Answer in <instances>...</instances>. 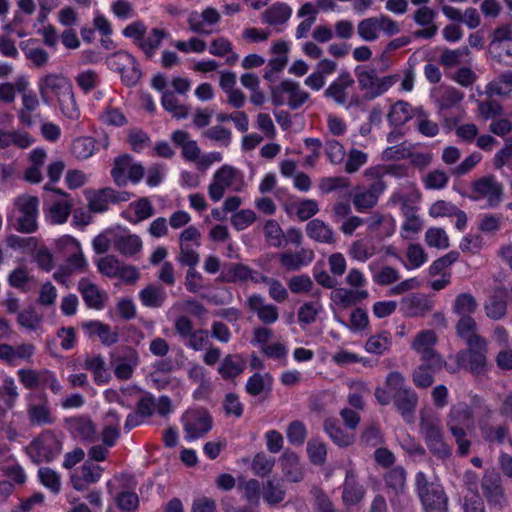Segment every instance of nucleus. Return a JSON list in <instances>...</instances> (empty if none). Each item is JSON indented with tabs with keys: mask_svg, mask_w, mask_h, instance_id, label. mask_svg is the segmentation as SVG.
<instances>
[{
	"mask_svg": "<svg viewBox=\"0 0 512 512\" xmlns=\"http://www.w3.org/2000/svg\"><path fill=\"white\" fill-rule=\"evenodd\" d=\"M56 248L64 256H67L65 263L54 273V279L69 286L70 278L75 273L83 272L87 267L81 245L77 239L70 235H63L56 240Z\"/></svg>",
	"mask_w": 512,
	"mask_h": 512,
	"instance_id": "1",
	"label": "nucleus"
},
{
	"mask_svg": "<svg viewBox=\"0 0 512 512\" xmlns=\"http://www.w3.org/2000/svg\"><path fill=\"white\" fill-rule=\"evenodd\" d=\"M453 189L463 197L483 202L490 208L498 206L503 198V186L494 175H485L474 180L466 191L458 189L455 185Z\"/></svg>",
	"mask_w": 512,
	"mask_h": 512,
	"instance_id": "2",
	"label": "nucleus"
},
{
	"mask_svg": "<svg viewBox=\"0 0 512 512\" xmlns=\"http://www.w3.org/2000/svg\"><path fill=\"white\" fill-rule=\"evenodd\" d=\"M246 186L243 173L231 165L217 169L208 186V195L213 202L220 201L226 191L241 192Z\"/></svg>",
	"mask_w": 512,
	"mask_h": 512,
	"instance_id": "3",
	"label": "nucleus"
},
{
	"mask_svg": "<svg viewBox=\"0 0 512 512\" xmlns=\"http://www.w3.org/2000/svg\"><path fill=\"white\" fill-rule=\"evenodd\" d=\"M326 98L349 110L361 104L355 81L350 73L343 72L335 78L324 92Z\"/></svg>",
	"mask_w": 512,
	"mask_h": 512,
	"instance_id": "4",
	"label": "nucleus"
},
{
	"mask_svg": "<svg viewBox=\"0 0 512 512\" xmlns=\"http://www.w3.org/2000/svg\"><path fill=\"white\" fill-rule=\"evenodd\" d=\"M271 102L275 106L287 105L290 109H298L309 99V93L298 82L284 79L270 87Z\"/></svg>",
	"mask_w": 512,
	"mask_h": 512,
	"instance_id": "5",
	"label": "nucleus"
},
{
	"mask_svg": "<svg viewBox=\"0 0 512 512\" xmlns=\"http://www.w3.org/2000/svg\"><path fill=\"white\" fill-rule=\"evenodd\" d=\"M416 487L424 512H447V497L438 481L429 482L423 472H418Z\"/></svg>",
	"mask_w": 512,
	"mask_h": 512,
	"instance_id": "6",
	"label": "nucleus"
},
{
	"mask_svg": "<svg viewBox=\"0 0 512 512\" xmlns=\"http://www.w3.org/2000/svg\"><path fill=\"white\" fill-rule=\"evenodd\" d=\"M448 427L456 439L459 453L465 455L470 448V442L465 438L464 429L473 426L472 410L465 403H458L451 408Z\"/></svg>",
	"mask_w": 512,
	"mask_h": 512,
	"instance_id": "7",
	"label": "nucleus"
},
{
	"mask_svg": "<svg viewBox=\"0 0 512 512\" xmlns=\"http://www.w3.org/2000/svg\"><path fill=\"white\" fill-rule=\"evenodd\" d=\"M38 206L36 196L24 194L14 200L11 217L15 219L19 231L32 233L37 229Z\"/></svg>",
	"mask_w": 512,
	"mask_h": 512,
	"instance_id": "8",
	"label": "nucleus"
},
{
	"mask_svg": "<svg viewBox=\"0 0 512 512\" xmlns=\"http://www.w3.org/2000/svg\"><path fill=\"white\" fill-rule=\"evenodd\" d=\"M45 190L47 195L43 200V210L47 221L56 225L65 223L72 209L69 195L57 189H50L47 185Z\"/></svg>",
	"mask_w": 512,
	"mask_h": 512,
	"instance_id": "9",
	"label": "nucleus"
},
{
	"mask_svg": "<svg viewBox=\"0 0 512 512\" xmlns=\"http://www.w3.org/2000/svg\"><path fill=\"white\" fill-rule=\"evenodd\" d=\"M399 31L398 23L386 15L365 18L357 25L358 36L365 42L376 41L382 32L393 36Z\"/></svg>",
	"mask_w": 512,
	"mask_h": 512,
	"instance_id": "10",
	"label": "nucleus"
},
{
	"mask_svg": "<svg viewBox=\"0 0 512 512\" xmlns=\"http://www.w3.org/2000/svg\"><path fill=\"white\" fill-rule=\"evenodd\" d=\"M19 382L29 390L49 388L54 394H59L62 386L55 373L48 369L35 370L22 368L17 371Z\"/></svg>",
	"mask_w": 512,
	"mask_h": 512,
	"instance_id": "11",
	"label": "nucleus"
},
{
	"mask_svg": "<svg viewBox=\"0 0 512 512\" xmlns=\"http://www.w3.org/2000/svg\"><path fill=\"white\" fill-rule=\"evenodd\" d=\"M37 87L43 103L51 105L72 89L69 79L60 73H48L38 79Z\"/></svg>",
	"mask_w": 512,
	"mask_h": 512,
	"instance_id": "12",
	"label": "nucleus"
},
{
	"mask_svg": "<svg viewBox=\"0 0 512 512\" xmlns=\"http://www.w3.org/2000/svg\"><path fill=\"white\" fill-rule=\"evenodd\" d=\"M358 83L368 99H375L387 92L399 79L397 74L378 76L374 70L358 73Z\"/></svg>",
	"mask_w": 512,
	"mask_h": 512,
	"instance_id": "13",
	"label": "nucleus"
},
{
	"mask_svg": "<svg viewBox=\"0 0 512 512\" xmlns=\"http://www.w3.org/2000/svg\"><path fill=\"white\" fill-rule=\"evenodd\" d=\"M62 450V443L51 431H45L28 446L30 456L36 462H49Z\"/></svg>",
	"mask_w": 512,
	"mask_h": 512,
	"instance_id": "14",
	"label": "nucleus"
},
{
	"mask_svg": "<svg viewBox=\"0 0 512 512\" xmlns=\"http://www.w3.org/2000/svg\"><path fill=\"white\" fill-rule=\"evenodd\" d=\"M111 174L118 186H125L128 182L137 184L144 176V167L130 156L122 155L115 159Z\"/></svg>",
	"mask_w": 512,
	"mask_h": 512,
	"instance_id": "15",
	"label": "nucleus"
},
{
	"mask_svg": "<svg viewBox=\"0 0 512 512\" xmlns=\"http://www.w3.org/2000/svg\"><path fill=\"white\" fill-rule=\"evenodd\" d=\"M108 66L120 73L126 85H134L140 79L141 71L134 56L126 51H118L108 59Z\"/></svg>",
	"mask_w": 512,
	"mask_h": 512,
	"instance_id": "16",
	"label": "nucleus"
},
{
	"mask_svg": "<svg viewBox=\"0 0 512 512\" xmlns=\"http://www.w3.org/2000/svg\"><path fill=\"white\" fill-rule=\"evenodd\" d=\"M467 351L458 355V362L474 373H480L486 364L487 342L482 337L468 339Z\"/></svg>",
	"mask_w": 512,
	"mask_h": 512,
	"instance_id": "17",
	"label": "nucleus"
},
{
	"mask_svg": "<svg viewBox=\"0 0 512 512\" xmlns=\"http://www.w3.org/2000/svg\"><path fill=\"white\" fill-rule=\"evenodd\" d=\"M182 422L187 441H193L202 437L212 428L211 418L203 409L187 411L182 418Z\"/></svg>",
	"mask_w": 512,
	"mask_h": 512,
	"instance_id": "18",
	"label": "nucleus"
},
{
	"mask_svg": "<svg viewBox=\"0 0 512 512\" xmlns=\"http://www.w3.org/2000/svg\"><path fill=\"white\" fill-rule=\"evenodd\" d=\"M436 342L437 336L434 331L422 330L416 335L411 347L421 355L423 362H432L433 368H442L444 361L434 350Z\"/></svg>",
	"mask_w": 512,
	"mask_h": 512,
	"instance_id": "19",
	"label": "nucleus"
},
{
	"mask_svg": "<svg viewBox=\"0 0 512 512\" xmlns=\"http://www.w3.org/2000/svg\"><path fill=\"white\" fill-rule=\"evenodd\" d=\"M421 431L430 451L439 458H446L450 455V448L442 439V431L439 420L429 421L426 416L421 417Z\"/></svg>",
	"mask_w": 512,
	"mask_h": 512,
	"instance_id": "20",
	"label": "nucleus"
},
{
	"mask_svg": "<svg viewBox=\"0 0 512 512\" xmlns=\"http://www.w3.org/2000/svg\"><path fill=\"white\" fill-rule=\"evenodd\" d=\"M12 121V116L4 114L0 116V125L9 124ZM34 143V138L25 131L21 130H6L0 127V148L6 149L12 145L26 149Z\"/></svg>",
	"mask_w": 512,
	"mask_h": 512,
	"instance_id": "21",
	"label": "nucleus"
},
{
	"mask_svg": "<svg viewBox=\"0 0 512 512\" xmlns=\"http://www.w3.org/2000/svg\"><path fill=\"white\" fill-rule=\"evenodd\" d=\"M420 200L421 194L413 185L395 192L390 199L392 204L399 205L403 216L417 215Z\"/></svg>",
	"mask_w": 512,
	"mask_h": 512,
	"instance_id": "22",
	"label": "nucleus"
},
{
	"mask_svg": "<svg viewBox=\"0 0 512 512\" xmlns=\"http://www.w3.org/2000/svg\"><path fill=\"white\" fill-rule=\"evenodd\" d=\"M434 307V301L424 294H410L400 302V311L406 317L424 316Z\"/></svg>",
	"mask_w": 512,
	"mask_h": 512,
	"instance_id": "23",
	"label": "nucleus"
},
{
	"mask_svg": "<svg viewBox=\"0 0 512 512\" xmlns=\"http://www.w3.org/2000/svg\"><path fill=\"white\" fill-rule=\"evenodd\" d=\"M103 469L98 465L90 461H86L80 468L73 471L71 474L72 486L82 491L89 485L96 483L102 476Z\"/></svg>",
	"mask_w": 512,
	"mask_h": 512,
	"instance_id": "24",
	"label": "nucleus"
},
{
	"mask_svg": "<svg viewBox=\"0 0 512 512\" xmlns=\"http://www.w3.org/2000/svg\"><path fill=\"white\" fill-rule=\"evenodd\" d=\"M368 232L378 239L391 237L396 230V220L390 214L374 213L365 219Z\"/></svg>",
	"mask_w": 512,
	"mask_h": 512,
	"instance_id": "25",
	"label": "nucleus"
},
{
	"mask_svg": "<svg viewBox=\"0 0 512 512\" xmlns=\"http://www.w3.org/2000/svg\"><path fill=\"white\" fill-rule=\"evenodd\" d=\"M385 386L386 388L378 387L375 391V397L382 405H387L392 399L398 397L401 391L408 389L404 384V377L399 372L388 374Z\"/></svg>",
	"mask_w": 512,
	"mask_h": 512,
	"instance_id": "26",
	"label": "nucleus"
},
{
	"mask_svg": "<svg viewBox=\"0 0 512 512\" xmlns=\"http://www.w3.org/2000/svg\"><path fill=\"white\" fill-rule=\"evenodd\" d=\"M418 114L422 115L421 107L414 108L408 102L400 100L391 106L387 121L391 126L401 127Z\"/></svg>",
	"mask_w": 512,
	"mask_h": 512,
	"instance_id": "27",
	"label": "nucleus"
},
{
	"mask_svg": "<svg viewBox=\"0 0 512 512\" xmlns=\"http://www.w3.org/2000/svg\"><path fill=\"white\" fill-rule=\"evenodd\" d=\"M386 189V185L382 180L375 181L371 189L360 190L353 197V204L358 212H364L374 207L378 202V197Z\"/></svg>",
	"mask_w": 512,
	"mask_h": 512,
	"instance_id": "28",
	"label": "nucleus"
},
{
	"mask_svg": "<svg viewBox=\"0 0 512 512\" xmlns=\"http://www.w3.org/2000/svg\"><path fill=\"white\" fill-rule=\"evenodd\" d=\"M78 289L85 304L92 309L101 310L104 307L107 295L87 278L79 281Z\"/></svg>",
	"mask_w": 512,
	"mask_h": 512,
	"instance_id": "29",
	"label": "nucleus"
},
{
	"mask_svg": "<svg viewBox=\"0 0 512 512\" xmlns=\"http://www.w3.org/2000/svg\"><path fill=\"white\" fill-rule=\"evenodd\" d=\"M365 495V489L357 481V475L354 469L346 471V477L343 483V502L348 505L358 504Z\"/></svg>",
	"mask_w": 512,
	"mask_h": 512,
	"instance_id": "30",
	"label": "nucleus"
},
{
	"mask_svg": "<svg viewBox=\"0 0 512 512\" xmlns=\"http://www.w3.org/2000/svg\"><path fill=\"white\" fill-rule=\"evenodd\" d=\"M368 297L366 289L335 288L331 292V300L339 308L351 307Z\"/></svg>",
	"mask_w": 512,
	"mask_h": 512,
	"instance_id": "31",
	"label": "nucleus"
},
{
	"mask_svg": "<svg viewBox=\"0 0 512 512\" xmlns=\"http://www.w3.org/2000/svg\"><path fill=\"white\" fill-rule=\"evenodd\" d=\"M114 247L124 256H133L142 249V241L136 234L121 229L115 230Z\"/></svg>",
	"mask_w": 512,
	"mask_h": 512,
	"instance_id": "32",
	"label": "nucleus"
},
{
	"mask_svg": "<svg viewBox=\"0 0 512 512\" xmlns=\"http://www.w3.org/2000/svg\"><path fill=\"white\" fill-rule=\"evenodd\" d=\"M82 328L86 336H97L104 345L110 346L118 340V333L100 321L90 320L83 322Z\"/></svg>",
	"mask_w": 512,
	"mask_h": 512,
	"instance_id": "33",
	"label": "nucleus"
},
{
	"mask_svg": "<svg viewBox=\"0 0 512 512\" xmlns=\"http://www.w3.org/2000/svg\"><path fill=\"white\" fill-rule=\"evenodd\" d=\"M249 308L255 312L260 321L265 324H273L279 317L278 308L273 304H268L260 295H252L248 298Z\"/></svg>",
	"mask_w": 512,
	"mask_h": 512,
	"instance_id": "34",
	"label": "nucleus"
},
{
	"mask_svg": "<svg viewBox=\"0 0 512 512\" xmlns=\"http://www.w3.org/2000/svg\"><path fill=\"white\" fill-rule=\"evenodd\" d=\"M68 428L74 438L90 441L94 438L96 430L89 417L79 416L67 420Z\"/></svg>",
	"mask_w": 512,
	"mask_h": 512,
	"instance_id": "35",
	"label": "nucleus"
},
{
	"mask_svg": "<svg viewBox=\"0 0 512 512\" xmlns=\"http://www.w3.org/2000/svg\"><path fill=\"white\" fill-rule=\"evenodd\" d=\"M153 214V207L147 198H142L122 211L121 216L127 221L136 224L140 221L148 219Z\"/></svg>",
	"mask_w": 512,
	"mask_h": 512,
	"instance_id": "36",
	"label": "nucleus"
},
{
	"mask_svg": "<svg viewBox=\"0 0 512 512\" xmlns=\"http://www.w3.org/2000/svg\"><path fill=\"white\" fill-rule=\"evenodd\" d=\"M307 236L319 243L333 244L335 235L331 227L320 219H313L306 225Z\"/></svg>",
	"mask_w": 512,
	"mask_h": 512,
	"instance_id": "37",
	"label": "nucleus"
},
{
	"mask_svg": "<svg viewBox=\"0 0 512 512\" xmlns=\"http://www.w3.org/2000/svg\"><path fill=\"white\" fill-rule=\"evenodd\" d=\"M436 17V12L428 6H421L414 14V21L416 24L425 26L426 28L418 31V37L431 38L437 33V27L433 24Z\"/></svg>",
	"mask_w": 512,
	"mask_h": 512,
	"instance_id": "38",
	"label": "nucleus"
},
{
	"mask_svg": "<svg viewBox=\"0 0 512 512\" xmlns=\"http://www.w3.org/2000/svg\"><path fill=\"white\" fill-rule=\"evenodd\" d=\"M173 142L182 148V155L185 160L197 163L200 156V148L196 141L191 140L188 133L182 130L172 134Z\"/></svg>",
	"mask_w": 512,
	"mask_h": 512,
	"instance_id": "39",
	"label": "nucleus"
},
{
	"mask_svg": "<svg viewBox=\"0 0 512 512\" xmlns=\"http://www.w3.org/2000/svg\"><path fill=\"white\" fill-rule=\"evenodd\" d=\"M292 15V8L282 2H276L263 13V22L269 25L286 23Z\"/></svg>",
	"mask_w": 512,
	"mask_h": 512,
	"instance_id": "40",
	"label": "nucleus"
},
{
	"mask_svg": "<svg viewBox=\"0 0 512 512\" xmlns=\"http://www.w3.org/2000/svg\"><path fill=\"white\" fill-rule=\"evenodd\" d=\"M314 254L311 250L302 249L296 253L284 252L279 255L283 267L288 270H297L312 262Z\"/></svg>",
	"mask_w": 512,
	"mask_h": 512,
	"instance_id": "41",
	"label": "nucleus"
},
{
	"mask_svg": "<svg viewBox=\"0 0 512 512\" xmlns=\"http://www.w3.org/2000/svg\"><path fill=\"white\" fill-rule=\"evenodd\" d=\"M407 167L399 164L376 165L365 170L364 175L368 180H382L385 175L397 178L405 176Z\"/></svg>",
	"mask_w": 512,
	"mask_h": 512,
	"instance_id": "42",
	"label": "nucleus"
},
{
	"mask_svg": "<svg viewBox=\"0 0 512 512\" xmlns=\"http://www.w3.org/2000/svg\"><path fill=\"white\" fill-rule=\"evenodd\" d=\"M282 471L287 480L299 482L303 478V469L299 457L293 452H285L281 459Z\"/></svg>",
	"mask_w": 512,
	"mask_h": 512,
	"instance_id": "43",
	"label": "nucleus"
},
{
	"mask_svg": "<svg viewBox=\"0 0 512 512\" xmlns=\"http://www.w3.org/2000/svg\"><path fill=\"white\" fill-rule=\"evenodd\" d=\"M114 190L104 188L94 192H86L89 209L93 212H103L108 209L110 203H113Z\"/></svg>",
	"mask_w": 512,
	"mask_h": 512,
	"instance_id": "44",
	"label": "nucleus"
},
{
	"mask_svg": "<svg viewBox=\"0 0 512 512\" xmlns=\"http://www.w3.org/2000/svg\"><path fill=\"white\" fill-rule=\"evenodd\" d=\"M324 429L329 438L339 447H347L354 442V434L345 432L334 419H327Z\"/></svg>",
	"mask_w": 512,
	"mask_h": 512,
	"instance_id": "45",
	"label": "nucleus"
},
{
	"mask_svg": "<svg viewBox=\"0 0 512 512\" xmlns=\"http://www.w3.org/2000/svg\"><path fill=\"white\" fill-rule=\"evenodd\" d=\"M245 368V361L240 355H228L219 365L218 372L224 379H233Z\"/></svg>",
	"mask_w": 512,
	"mask_h": 512,
	"instance_id": "46",
	"label": "nucleus"
},
{
	"mask_svg": "<svg viewBox=\"0 0 512 512\" xmlns=\"http://www.w3.org/2000/svg\"><path fill=\"white\" fill-rule=\"evenodd\" d=\"M394 401L405 421L410 422L413 418V412L417 403V395L415 392L408 388L406 391H401Z\"/></svg>",
	"mask_w": 512,
	"mask_h": 512,
	"instance_id": "47",
	"label": "nucleus"
},
{
	"mask_svg": "<svg viewBox=\"0 0 512 512\" xmlns=\"http://www.w3.org/2000/svg\"><path fill=\"white\" fill-rule=\"evenodd\" d=\"M84 368L91 371L97 384H105L110 379V372L105 366L104 359L100 355L86 358Z\"/></svg>",
	"mask_w": 512,
	"mask_h": 512,
	"instance_id": "48",
	"label": "nucleus"
},
{
	"mask_svg": "<svg viewBox=\"0 0 512 512\" xmlns=\"http://www.w3.org/2000/svg\"><path fill=\"white\" fill-rule=\"evenodd\" d=\"M512 91V71L502 73L498 78L489 82L485 93L489 96H506Z\"/></svg>",
	"mask_w": 512,
	"mask_h": 512,
	"instance_id": "49",
	"label": "nucleus"
},
{
	"mask_svg": "<svg viewBox=\"0 0 512 512\" xmlns=\"http://www.w3.org/2000/svg\"><path fill=\"white\" fill-rule=\"evenodd\" d=\"M138 364V356L134 350H129L125 356L116 361L114 373L117 378L129 379Z\"/></svg>",
	"mask_w": 512,
	"mask_h": 512,
	"instance_id": "50",
	"label": "nucleus"
},
{
	"mask_svg": "<svg viewBox=\"0 0 512 512\" xmlns=\"http://www.w3.org/2000/svg\"><path fill=\"white\" fill-rule=\"evenodd\" d=\"M285 490L280 480L268 479L263 486L262 497L269 505L280 503L285 498Z\"/></svg>",
	"mask_w": 512,
	"mask_h": 512,
	"instance_id": "51",
	"label": "nucleus"
},
{
	"mask_svg": "<svg viewBox=\"0 0 512 512\" xmlns=\"http://www.w3.org/2000/svg\"><path fill=\"white\" fill-rule=\"evenodd\" d=\"M17 321L29 333H43L42 317L32 308L21 311L18 314Z\"/></svg>",
	"mask_w": 512,
	"mask_h": 512,
	"instance_id": "52",
	"label": "nucleus"
},
{
	"mask_svg": "<svg viewBox=\"0 0 512 512\" xmlns=\"http://www.w3.org/2000/svg\"><path fill=\"white\" fill-rule=\"evenodd\" d=\"M483 490L492 504H500L503 499V492L500 486L499 476L497 474H486L483 480Z\"/></svg>",
	"mask_w": 512,
	"mask_h": 512,
	"instance_id": "53",
	"label": "nucleus"
},
{
	"mask_svg": "<svg viewBox=\"0 0 512 512\" xmlns=\"http://www.w3.org/2000/svg\"><path fill=\"white\" fill-rule=\"evenodd\" d=\"M428 260L424 248L419 244H410L406 251V261L403 262L407 270L422 267Z\"/></svg>",
	"mask_w": 512,
	"mask_h": 512,
	"instance_id": "54",
	"label": "nucleus"
},
{
	"mask_svg": "<svg viewBox=\"0 0 512 512\" xmlns=\"http://www.w3.org/2000/svg\"><path fill=\"white\" fill-rule=\"evenodd\" d=\"M221 277L228 282H242L249 279L258 282L260 280L259 275H254L252 271L245 265L236 264L224 271Z\"/></svg>",
	"mask_w": 512,
	"mask_h": 512,
	"instance_id": "55",
	"label": "nucleus"
},
{
	"mask_svg": "<svg viewBox=\"0 0 512 512\" xmlns=\"http://www.w3.org/2000/svg\"><path fill=\"white\" fill-rule=\"evenodd\" d=\"M167 35L164 30L154 28L147 36L144 35L139 46L148 57H152Z\"/></svg>",
	"mask_w": 512,
	"mask_h": 512,
	"instance_id": "56",
	"label": "nucleus"
},
{
	"mask_svg": "<svg viewBox=\"0 0 512 512\" xmlns=\"http://www.w3.org/2000/svg\"><path fill=\"white\" fill-rule=\"evenodd\" d=\"M391 344V334L385 331L371 336L365 344V350L371 354L381 355L390 348Z\"/></svg>",
	"mask_w": 512,
	"mask_h": 512,
	"instance_id": "57",
	"label": "nucleus"
},
{
	"mask_svg": "<svg viewBox=\"0 0 512 512\" xmlns=\"http://www.w3.org/2000/svg\"><path fill=\"white\" fill-rule=\"evenodd\" d=\"M161 103L163 108L177 119H184L188 116V107L180 104L172 92H163Z\"/></svg>",
	"mask_w": 512,
	"mask_h": 512,
	"instance_id": "58",
	"label": "nucleus"
},
{
	"mask_svg": "<svg viewBox=\"0 0 512 512\" xmlns=\"http://www.w3.org/2000/svg\"><path fill=\"white\" fill-rule=\"evenodd\" d=\"M404 221L401 225L400 235L405 240H413L423 229V220L417 215L403 216Z\"/></svg>",
	"mask_w": 512,
	"mask_h": 512,
	"instance_id": "59",
	"label": "nucleus"
},
{
	"mask_svg": "<svg viewBox=\"0 0 512 512\" xmlns=\"http://www.w3.org/2000/svg\"><path fill=\"white\" fill-rule=\"evenodd\" d=\"M477 102V111H478V116L482 119V120H494L498 117H500L502 114H503V107L502 105L496 101V100H484V101H479V100H476Z\"/></svg>",
	"mask_w": 512,
	"mask_h": 512,
	"instance_id": "60",
	"label": "nucleus"
},
{
	"mask_svg": "<svg viewBox=\"0 0 512 512\" xmlns=\"http://www.w3.org/2000/svg\"><path fill=\"white\" fill-rule=\"evenodd\" d=\"M7 462L0 464V471L14 481L16 484H24L26 482V474L22 466L8 455Z\"/></svg>",
	"mask_w": 512,
	"mask_h": 512,
	"instance_id": "61",
	"label": "nucleus"
},
{
	"mask_svg": "<svg viewBox=\"0 0 512 512\" xmlns=\"http://www.w3.org/2000/svg\"><path fill=\"white\" fill-rule=\"evenodd\" d=\"M71 151L76 158L87 159L96 151L95 140L91 137H79L73 141Z\"/></svg>",
	"mask_w": 512,
	"mask_h": 512,
	"instance_id": "62",
	"label": "nucleus"
},
{
	"mask_svg": "<svg viewBox=\"0 0 512 512\" xmlns=\"http://www.w3.org/2000/svg\"><path fill=\"white\" fill-rule=\"evenodd\" d=\"M505 291L500 290L491 297L485 305L486 314L489 318L500 319L506 312Z\"/></svg>",
	"mask_w": 512,
	"mask_h": 512,
	"instance_id": "63",
	"label": "nucleus"
},
{
	"mask_svg": "<svg viewBox=\"0 0 512 512\" xmlns=\"http://www.w3.org/2000/svg\"><path fill=\"white\" fill-rule=\"evenodd\" d=\"M140 300L146 307H159L166 297L165 291L157 286H148L140 294Z\"/></svg>",
	"mask_w": 512,
	"mask_h": 512,
	"instance_id": "64",
	"label": "nucleus"
}]
</instances>
